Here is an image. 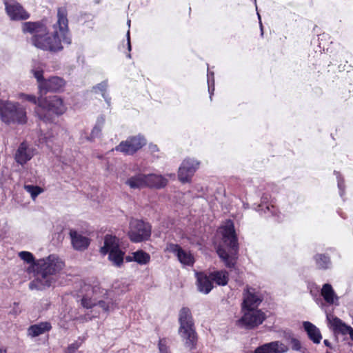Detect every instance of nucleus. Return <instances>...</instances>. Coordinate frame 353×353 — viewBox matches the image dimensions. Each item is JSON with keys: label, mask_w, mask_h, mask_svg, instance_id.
Returning <instances> with one entry per match:
<instances>
[{"label": "nucleus", "mask_w": 353, "mask_h": 353, "mask_svg": "<svg viewBox=\"0 0 353 353\" xmlns=\"http://www.w3.org/2000/svg\"><path fill=\"white\" fill-rule=\"evenodd\" d=\"M125 259H126L127 261H134V259H133V254L132 256H126Z\"/></svg>", "instance_id": "49"}, {"label": "nucleus", "mask_w": 353, "mask_h": 353, "mask_svg": "<svg viewBox=\"0 0 353 353\" xmlns=\"http://www.w3.org/2000/svg\"><path fill=\"white\" fill-rule=\"evenodd\" d=\"M159 350L160 353H170L167 345V341L165 339H161L159 341Z\"/></svg>", "instance_id": "39"}, {"label": "nucleus", "mask_w": 353, "mask_h": 353, "mask_svg": "<svg viewBox=\"0 0 353 353\" xmlns=\"http://www.w3.org/2000/svg\"><path fill=\"white\" fill-rule=\"evenodd\" d=\"M20 99L30 101L34 104L38 105V99H37L36 97L33 94H27L24 93H20L19 94Z\"/></svg>", "instance_id": "38"}, {"label": "nucleus", "mask_w": 353, "mask_h": 353, "mask_svg": "<svg viewBox=\"0 0 353 353\" xmlns=\"http://www.w3.org/2000/svg\"><path fill=\"white\" fill-rule=\"evenodd\" d=\"M107 87H108V81H103L101 83L97 84L96 86L93 87V90H99L101 92H102V96H103V99L107 102V103L109 104L110 99L108 98L105 94V90L107 89Z\"/></svg>", "instance_id": "33"}, {"label": "nucleus", "mask_w": 353, "mask_h": 353, "mask_svg": "<svg viewBox=\"0 0 353 353\" xmlns=\"http://www.w3.org/2000/svg\"><path fill=\"white\" fill-rule=\"evenodd\" d=\"M4 4L6 13L11 20L23 21L30 18V14L16 1H5Z\"/></svg>", "instance_id": "10"}, {"label": "nucleus", "mask_w": 353, "mask_h": 353, "mask_svg": "<svg viewBox=\"0 0 353 353\" xmlns=\"http://www.w3.org/2000/svg\"><path fill=\"white\" fill-rule=\"evenodd\" d=\"M199 162L194 159H186L179 168L178 177L182 183L189 182L198 169Z\"/></svg>", "instance_id": "13"}, {"label": "nucleus", "mask_w": 353, "mask_h": 353, "mask_svg": "<svg viewBox=\"0 0 353 353\" xmlns=\"http://www.w3.org/2000/svg\"><path fill=\"white\" fill-rule=\"evenodd\" d=\"M0 117L1 121L6 123L23 124L27 121L25 108L19 103L0 100Z\"/></svg>", "instance_id": "5"}, {"label": "nucleus", "mask_w": 353, "mask_h": 353, "mask_svg": "<svg viewBox=\"0 0 353 353\" xmlns=\"http://www.w3.org/2000/svg\"><path fill=\"white\" fill-rule=\"evenodd\" d=\"M241 319L236 321V325L245 329H253L261 325L265 319V314L260 310L245 309Z\"/></svg>", "instance_id": "7"}, {"label": "nucleus", "mask_w": 353, "mask_h": 353, "mask_svg": "<svg viewBox=\"0 0 353 353\" xmlns=\"http://www.w3.org/2000/svg\"><path fill=\"white\" fill-rule=\"evenodd\" d=\"M314 260L319 269L325 270L329 268L331 265L330 257L323 254H318L315 255Z\"/></svg>", "instance_id": "29"}, {"label": "nucleus", "mask_w": 353, "mask_h": 353, "mask_svg": "<svg viewBox=\"0 0 353 353\" xmlns=\"http://www.w3.org/2000/svg\"><path fill=\"white\" fill-rule=\"evenodd\" d=\"M221 230L223 243L229 251L219 247L216 252L227 268H233L238 259L239 243L232 221H228Z\"/></svg>", "instance_id": "2"}, {"label": "nucleus", "mask_w": 353, "mask_h": 353, "mask_svg": "<svg viewBox=\"0 0 353 353\" xmlns=\"http://www.w3.org/2000/svg\"><path fill=\"white\" fill-rule=\"evenodd\" d=\"M64 85V81L63 79L58 77H52L46 81L40 83L39 88L41 92H58Z\"/></svg>", "instance_id": "16"}, {"label": "nucleus", "mask_w": 353, "mask_h": 353, "mask_svg": "<svg viewBox=\"0 0 353 353\" xmlns=\"http://www.w3.org/2000/svg\"><path fill=\"white\" fill-rule=\"evenodd\" d=\"M57 281L55 276L48 275L37 269L35 279L29 283L30 290H44L52 286Z\"/></svg>", "instance_id": "11"}, {"label": "nucleus", "mask_w": 353, "mask_h": 353, "mask_svg": "<svg viewBox=\"0 0 353 353\" xmlns=\"http://www.w3.org/2000/svg\"><path fill=\"white\" fill-rule=\"evenodd\" d=\"M81 305L83 307L87 309L92 308L93 306L97 305V303L87 296H83L81 299Z\"/></svg>", "instance_id": "37"}, {"label": "nucleus", "mask_w": 353, "mask_h": 353, "mask_svg": "<svg viewBox=\"0 0 353 353\" xmlns=\"http://www.w3.org/2000/svg\"><path fill=\"white\" fill-rule=\"evenodd\" d=\"M290 344L293 350L305 353L306 349L301 345L300 341L297 339L292 338L290 339Z\"/></svg>", "instance_id": "35"}, {"label": "nucleus", "mask_w": 353, "mask_h": 353, "mask_svg": "<svg viewBox=\"0 0 353 353\" xmlns=\"http://www.w3.org/2000/svg\"><path fill=\"white\" fill-rule=\"evenodd\" d=\"M104 123L105 119L103 117L101 116L97 119V123L90 134L91 139H94L100 135Z\"/></svg>", "instance_id": "31"}, {"label": "nucleus", "mask_w": 353, "mask_h": 353, "mask_svg": "<svg viewBox=\"0 0 353 353\" xmlns=\"http://www.w3.org/2000/svg\"><path fill=\"white\" fill-rule=\"evenodd\" d=\"M96 3H99V0H94Z\"/></svg>", "instance_id": "53"}, {"label": "nucleus", "mask_w": 353, "mask_h": 353, "mask_svg": "<svg viewBox=\"0 0 353 353\" xmlns=\"http://www.w3.org/2000/svg\"><path fill=\"white\" fill-rule=\"evenodd\" d=\"M303 327L306 331L309 339L313 341L314 343H319L322 336L318 327L309 321L303 322Z\"/></svg>", "instance_id": "23"}, {"label": "nucleus", "mask_w": 353, "mask_h": 353, "mask_svg": "<svg viewBox=\"0 0 353 353\" xmlns=\"http://www.w3.org/2000/svg\"><path fill=\"white\" fill-rule=\"evenodd\" d=\"M258 17H259V23H260V28H261V34H263V26H262V23L261 21V16L260 14L258 13Z\"/></svg>", "instance_id": "46"}, {"label": "nucleus", "mask_w": 353, "mask_h": 353, "mask_svg": "<svg viewBox=\"0 0 353 353\" xmlns=\"http://www.w3.org/2000/svg\"><path fill=\"white\" fill-rule=\"evenodd\" d=\"M348 334L350 335L351 340L353 341V329L352 327L350 328V332L348 333Z\"/></svg>", "instance_id": "48"}, {"label": "nucleus", "mask_w": 353, "mask_h": 353, "mask_svg": "<svg viewBox=\"0 0 353 353\" xmlns=\"http://www.w3.org/2000/svg\"><path fill=\"white\" fill-rule=\"evenodd\" d=\"M180 327L179 334L184 342L185 346L190 350L196 348L197 335L194 328V323L190 310L184 307L181 309L179 314Z\"/></svg>", "instance_id": "3"}, {"label": "nucleus", "mask_w": 353, "mask_h": 353, "mask_svg": "<svg viewBox=\"0 0 353 353\" xmlns=\"http://www.w3.org/2000/svg\"><path fill=\"white\" fill-rule=\"evenodd\" d=\"M335 174L336 175V177L338 179V187H339V189L340 190V194L342 196L344 194V188H345L344 181L341 177V175L339 172H335Z\"/></svg>", "instance_id": "40"}, {"label": "nucleus", "mask_w": 353, "mask_h": 353, "mask_svg": "<svg viewBox=\"0 0 353 353\" xmlns=\"http://www.w3.org/2000/svg\"><path fill=\"white\" fill-rule=\"evenodd\" d=\"M166 250L174 254L181 263L185 265L192 266L194 263L193 256L185 251L180 245L174 243L167 245Z\"/></svg>", "instance_id": "14"}, {"label": "nucleus", "mask_w": 353, "mask_h": 353, "mask_svg": "<svg viewBox=\"0 0 353 353\" xmlns=\"http://www.w3.org/2000/svg\"><path fill=\"white\" fill-rule=\"evenodd\" d=\"M196 276L198 290L205 294H208L213 288L212 281L210 276H208L203 272H196Z\"/></svg>", "instance_id": "20"}, {"label": "nucleus", "mask_w": 353, "mask_h": 353, "mask_svg": "<svg viewBox=\"0 0 353 353\" xmlns=\"http://www.w3.org/2000/svg\"><path fill=\"white\" fill-rule=\"evenodd\" d=\"M146 144V141L141 135L128 137L125 141H121L115 150L121 152L125 155H132Z\"/></svg>", "instance_id": "9"}, {"label": "nucleus", "mask_w": 353, "mask_h": 353, "mask_svg": "<svg viewBox=\"0 0 353 353\" xmlns=\"http://www.w3.org/2000/svg\"><path fill=\"white\" fill-rule=\"evenodd\" d=\"M256 0H254V3H256Z\"/></svg>", "instance_id": "55"}, {"label": "nucleus", "mask_w": 353, "mask_h": 353, "mask_svg": "<svg viewBox=\"0 0 353 353\" xmlns=\"http://www.w3.org/2000/svg\"><path fill=\"white\" fill-rule=\"evenodd\" d=\"M0 353H6V350L0 347Z\"/></svg>", "instance_id": "50"}, {"label": "nucleus", "mask_w": 353, "mask_h": 353, "mask_svg": "<svg viewBox=\"0 0 353 353\" xmlns=\"http://www.w3.org/2000/svg\"><path fill=\"white\" fill-rule=\"evenodd\" d=\"M64 266V263L57 256L51 254L47 258L37 261V270L48 275L55 276Z\"/></svg>", "instance_id": "8"}, {"label": "nucleus", "mask_w": 353, "mask_h": 353, "mask_svg": "<svg viewBox=\"0 0 353 353\" xmlns=\"http://www.w3.org/2000/svg\"><path fill=\"white\" fill-rule=\"evenodd\" d=\"M24 188L30 194L33 199H34L42 192V189L40 187L32 185H26Z\"/></svg>", "instance_id": "34"}, {"label": "nucleus", "mask_w": 353, "mask_h": 353, "mask_svg": "<svg viewBox=\"0 0 353 353\" xmlns=\"http://www.w3.org/2000/svg\"><path fill=\"white\" fill-rule=\"evenodd\" d=\"M125 183L131 189H141L145 187V174H137L128 178Z\"/></svg>", "instance_id": "25"}, {"label": "nucleus", "mask_w": 353, "mask_h": 353, "mask_svg": "<svg viewBox=\"0 0 353 353\" xmlns=\"http://www.w3.org/2000/svg\"><path fill=\"white\" fill-rule=\"evenodd\" d=\"M321 294L324 300L329 304H334L335 301H338L337 295L332 285L329 283H325L323 285Z\"/></svg>", "instance_id": "26"}, {"label": "nucleus", "mask_w": 353, "mask_h": 353, "mask_svg": "<svg viewBox=\"0 0 353 353\" xmlns=\"http://www.w3.org/2000/svg\"><path fill=\"white\" fill-rule=\"evenodd\" d=\"M52 328L51 324L49 322H41L30 326L28 329V335L34 338L47 332H49Z\"/></svg>", "instance_id": "21"}, {"label": "nucleus", "mask_w": 353, "mask_h": 353, "mask_svg": "<svg viewBox=\"0 0 353 353\" xmlns=\"http://www.w3.org/2000/svg\"><path fill=\"white\" fill-rule=\"evenodd\" d=\"M127 44H128V51H131L132 47L130 43V30L127 32Z\"/></svg>", "instance_id": "44"}, {"label": "nucleus", "mask_w": 353, "mask_h": 353, "mask_svg": "<svg viewBox=\"0 0 353 353\" xmlns=\"http://www.w3.org/2000/svg\"><path fill=\"white\" fill-rule=\"evenodd\" d=\"M127 57H128V58H131V54L129 53V54L127 55Z\"/></svg>", "instance_id": "52"}, {"label": "nucleus", "mask_w": 353, "mask_h": 353, "mask_svg": "<svg viewBox=\"0 0 353 353\" xmlns=\"http://www.w3.org/2000/svg\"><path fill=\"white\" fill-rule=\"evenodd\" d=\"M150 148L152 152H155V151L158 150L157 147L156 145H150Z\"/></svg>", "instance_id": "45"}, {"label": "nucleus", "mask_w": 353, "mask_h": 353, "mask_svg": "<svg viewBox=\"0 0 353 353\" xmlns=\"http://www.w3.org/2000/svg\"><path fill=\"white\" fill-rule=\"evenodd\" d=\"M210 277L219 285H225L228 282V274L226 271H215L210 274Z\"/></svg>", "instance_id": "27"}, {"label": "nucleus", "mask_w": 353, "mask_h": 353, "mask_svg": "<svg viewBox=\"0 0 353 353\" xmlns=\"http://www.w3.org/2000/svg\"><path fill=\"white\" fill-rule=\"evenodd\" d=\"M108 254L109 260L111 261L114 265L120 267L122 265L124 252L119 248L116 250H111Z\"/></svg>", "instance_id": "28"}, {"label": "nucleus", "mask_w": 353, "mask_h": 353, "mask_svg": "<svg viewBox=\"0 0 353 353\" xmlns=\"http://www.w3.org/2000/svg\"><path fill=\"white\" fill-rule=\"evenodd\" d=\"M168 184V179L162 175L154 174H145V187L161 189Z\"/></svg>", "instance_id": "19"}, {"label": "nucleus", "mask_w": 353, "mask_h": 353, "mask_svg": "<svg viewBox=\"0 0 353 353\" xmlns=\"http://www.w3.org/2000/svg\"><path fill=\"white\" fill-rule=\"evenodd\" d=\"M128 234L131 241L134 243L146 241L151 235V226L142 220L131 219Z\"/></svg>", "instance_id": "6"}, {"label": "nucleus", "mask_w": 353, "mask_h": 353, "mask_svg": "<svg viewBox=\"0 0 353 353\" xmlns=\"http://www.w3.org/2000/svg\"><path fill=\"white\" fill-rule=\"evenodd\" d=\"M132 254H133L134 261H136L140 265L147 264L150 260L149 254L143 250H138L133 252Z\"/></svg>", "instance_id": "30"}, {"label": "nucleus", "mask_w": 353, "mask_h": 353, "mask_svg": "<svg viewBox=\"0 0 353 353\" xmlns=\"http://www.w3.org/2000/svg\"><path fill=\"white\" fill-rule=\"evenodd\" d=\"M128 25L129 27L130 26V20L128 21Z\"/></svg>", "instance_id": "51"}, {"label": "nucleus", "mask_w": 353, "mask_h": 353, "mask_svg": "<svg viewBox=\"0 0 353 353\" xmlns=\"http://www.w3.org/2000/svg\"><path fill=\"white\" fill-rule=\"evenodd\" d=\"M119 248V239L114 236L107 234L104 239V245L101 248V252L105 255L111 250H116Z\"/></svg>", "instance_id": "24"}, {"label": "nucleus", "mask_w": 353, "mask_h": 353, "mask_svg": "<svg viewBox=\"0 0 353 353\" xmlns=\"http://www.w3.org/2000/svg\"><path fill=\"white\" fill-rule=\"evenodd\" d=\"M263 298L261 294L254 288L247 287L243 292V301L242 303V310L256 308L262 302Z\"/></svg>", "instance_id": "12"}, {"label": "nucleus", "mask_w": 353, "mask_h": 353, "mask_svg": "<svg viewBox=\"0 0 353 353\" xmlns=\"http://www.w3.org/2000/svg\"><path fill=\"white\" fill-rule=\"evenodd\" d=\"M267 209H268V210H270V207H269V206H267Z\"/></svg>", "instance_id": "54"}, {"label": "nucleus", "mask_w": 353, "mask_h": 353, "mask_svg": "<svg viewBox=\"0 0 353 353\" xmlns=\"http://www.w3.org/2000/svg\"><path fill=\"white\" fill-rule=\"evenodd\" d=\"M32 157V154L28 148L26 143L24 142L21 143L15 153L14 158L16 161L21 165H23L31 159Z\"/></svg>", "instance_id": "22"}, {"label": "nucleus", "mask_w": 353, "mask_h": 353, "mask_svg": "<svg viewBox=\"0 0 353 353\" xmlns=\"http://www.w3.org/2000/svg\"><path fill=\"white\" fill-rule=\"evenodd\" d=\"M208 90L210 94V99L212 98V95L214 91V72H208Z\"/></svg>", "instance_id": "36"}, {"label": "nucleus", "mask_w": 353, "mask_h": 353, "mask_svg": "<svg viewBox=\"0 0 353 353\" xmlns=\"http://www.w3.org/2000/svg\"><path fill=\"white\" fill-rule=\"evenodd\" d=\"M97 305H99L105 312L113 309V303L110 304V303H106L104 301H99Z\"/></svg>", "instance_id": "41"}, {"label": "nucleus", "mask_w": 353, "mask_h": 353, "mask_svg": "<svg viewBox=\"0 0 353 353\" xmlns=\"http://www.w3.org/2000/svg\"><path fill=\"white\" fill-rule=\"evenodd\" d=\"M65 110L62 99L54 95L46 99H38V105L34 112L40 120L47 122L52 120V114H62Z\"/></svg>", "instance_id": "4"}, {"label": "nucleus", "mask_w": 353, "mask_h": 353, "mask_svg": "<svg viewBox=\"0 0 353 353\" xmlns=\"http://www.w3.org/2000/svg\"><path fill=\"white\" fill-rule=\"evenodd\" d=\"M33 74L34 77L37 79L39 82V85L43 81H46L43 77V70H32Z\"/></svg>", "instance_id": "43"}, {"label": "nucleus", "mask_w": 353, "mask_h": 353, "mask_svg": "<svg viewBox=\"0 0 353 353\" xmlns=\"http://www.w3.org/2000/svg\"><path fill=\"white\" fill-rule=\"evenodd\" d=\"M19 256L21 260L24 261L27 263L31 264L33 266H36L37 261H35L34 257L31 252L22 251L19 253Z\"/></svg>", "instance_id": "32"}, {"label": "nucleus", "mask_w": 353, "mask_h": 353, "mask_svg": "<svg viewBox=\"0 0 353 353\" xmlns=\"http://www.w3.org/2000/svg\"><path fill=\"white\" fill-rule=\"evenodd\" d=\"M327 319L335 334L346 335L350 332L351 327L346 325L339 318L332 315H327Z\"/></svg>", "instance_id": "17"}, {"label": "nucleus", "mask_w": 353, "mask_h": 353, "mask_svg": "<svg viewBox=\"0 0 353 353\" xmlns=\"http://www.w3.org/2000/svg\"><path fill=\"white\" fill-rule=\"evenodd\" d=\"M81 342L75 341L68 347L67 353H74L81 346Z\"/></svg>", "instance_id": "42"}, {"label": "nucleus", "mask_w": 353, "mask_h": 353, "mask_svg": "<svg viewBox=\"0 0 353 353\" xmlns=\"http://www.w3.org/2000/svg\"><path fill=\"white\" fill-rule=\"evenodd\" d=\"M70 236L72 246L77 250L83 251L90 245V239L75 230H70Z\"/></svg>", "instance_id": "18"}, {"label": "nucleus", "mask_w": 353, "mask_h": 353, "mask_svg": "<svg viewBox=\"0 0 353 353\" xmlns=\"http://www.w3.org/2000/svg\"><path fill=\"white\" fill-rule=\"evenodd\" d=\"M323 343H324L325 345H326L327 347H330V348L332 347L331 343H330V341L328 340L325 339Z\"/></svg>", "instance_id": "47"}, {"label": "nucleus", "mask_w": 353, "mask_h": 353, "mask_svg": "<svg viewBox=\"0 0 353 353\" xmlns=\"http://www.w3.org/2000/svg\"><path fill=\"white\" fill-rule=\"evenodd\" d=\"M288 347L279 341H272L257 347L254 353H285Z\"/></svg>", "instance_id": "15"}, {"label": "nucleus", "mask_w": 353, "mask_h": 353, "mask_svg": "<svg viewBox=\"0 0 353 353\" xmlns=\"http://www.w3.org/2000/svg\"><path fill=\"white\" fill-rule=\"evenodd\" d=\"M67 16L65 7L57 9V21L53 24L51 33L48 31L47 19L23 23L22 31L32 35L31 43L37 48L51 53L59 52L63 49V43H71Z\"/></svg>", "instance_id": "1"}]
</instances>
